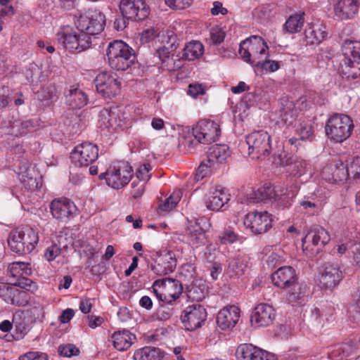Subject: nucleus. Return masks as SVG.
I'll return each instance as SVG.
<instances>
[{
	"label": "nucleus",
	"mask_w": 360,
	"mask_h": 360,
	"mask_svg": "<svg viewBox=\"0 0 360 360\" xmlns=\"http://www.w3.org/2000/svg\"><path fill=\"white\" fill-rule=\"evenodd\" d=\"M107 56L110 66L118 71L127 70L136 58L134 50L126 43L119 40L109 44Z\"/></svg>",
	"instance_id": "nucleus-1"
},
{
	"label": "nucleus",
	"mask_w": 360,
	"mask_h": 360,
	"mask_svg": "<svg viewBox=\"0 0 360 360\" xmlns=\"http://www.w3.org/2000/svg\"><path fill=\"white\" fill-rule=\"evenodd\" d=\"M353 129V121L349 116L337 113L328 120L325 131L329 139L342 143L351 136Z\"/></svg>",
	"instance_id": "nucleus-2"
},
{
	"label": "nucleus",
	"mask_w": 360,
	"mask_h": 360,
	"mask_svg": "<svg viewBox=\"0 0 360 360\" xmlns=\"http://www.w3.org/2000/svg\"><path fill=\"white\" fill-rule=\"evenodd\" d=\"M39 241L37 233L32 229H16L8 238L10 249L18 254L30 253Z\"/></svg>",
	"instance_id": "nucleus-3"
},
{
	"label": "nucleus",
	"mask_w": 360,
	"mask_h": 360,
	"mask_svg": "<svg viewBox=\"0 0 360 360\" xmlns=\"http://www.w3.org/2000/svg\"><path fill=\"white\" fill-rule=\"evenodd\" d=\"M132 176V167L124 161L114 162L105 172L99 176L101 179L105 180L109 186L117 190L128 184Z\"/></svg>",
	"instance_id": "nucleus-4"
},
{
	"label": "nucleus",
	"mask_w": 360,
	"mask_h": 360,
	"mask_svg": "<svg viewBox=\"0 0 360 360\" xmlns=\"http://www.w3.org/2000/svg\"><path fill=\"white\" fill-rule=\"evenodd\" d=\"M105 16L98 10L89 9L80 14L76 25L77 28L88 36L100 34L105 25Z\"/></svg>",
	"instance_id": "nucleus-5"
},
{
	"label": "nucleus",
	"mask_w": 360,
	"mask_h": 360,
	"mask_svg": "<svg viewBox=\"0 0 360 360\" xmlns=\"http://www.w3.org/2000/svg\"><path fill=\"white\" fill-rule=\"evenodd\" d=\"M57 40L70 52H82L89 48L91 44V37L81 32L77 34L70 27L61 29L57 33Z\"/></svg>",
	"instance_id": "nucleus-6"
},
{
	"label": "nucleus",
	"mask_w": 360,
	"mask_h": 360,
	"mask_svg": "<svg viewBox=\"0 0 360 360\" xmlns=\"http://www.w3.org/2000/svg\"><path fill=\"white\" fill-rule=\"evenodd\" d=\"M248 153L253 158L264 160L271 150V136L264 130L255 131L246 136Z\"/></svg>",
	"instance_id": "nucleus-7"
},
{
	"label": "nucleus",
	"mask_w": 360,
	"mask_h": 360,
	"mask_svg": "<svg viewBox=\"0 0 360 360\" xmlns=\"http://www.w3.org/2000/svg\"><path fill=\"white\" fill-rule=\"evenodd\" d=\"M98 158V146L89 141L76 146L70 154L72 163L76 167H87L92 165Z\"/></svg>",
	"instance_id": "nucleus-8"
},
{
	"label": "nucleus",
	"mask_w": 360,
	"mask_h": 360,
	"mask_svg": "<svg viewBox=\"0 0 360 360\" xmlns=\"http://www.w3.org/2000/svg\"><path fill=\"white\" fill-rule=\"evenodd\" d=\"M153 288L157 297L168 303L177 299L183 290L182 284L178 280L170 278L156 281Z\"/></svg>",
	"instance_id": "nucleus-9"
},
{
	"label": "nucleus",
	"mask_w": 360,
	"mask_h": 360,
	"mask_svg": "<svg viewBox=\"0 0 360 360\" xmlns=\"http://www.w3.org/2000/svg\"><path fill=\"white\" fill-rule=\"evenodd\" d=\"M192 134L200 143L210 144L218 140L221 129L214 121L202 120L192 129Z\"/></svg>",
	"instance_id": "nucleus-10"
},
{
	"label": "nucleus",
	"mask_w": 360,
	"mask_h": 360,
	"mask_svg": "<svg viewBox=\"0 0 360 360\" xmlns=\"http://www.w3.org/2000/svg\"><path fill=\"white\" fill-rule=\"evenodd\" d=\"M207 319L205 307L198 303L189 304L182 311L181 320L185 328L193 330L201 326Z\"/></svg>",
	"instance_id": "nucleus-11"
},
{
	"label": "nucleus",
	"mask_w": 360,
	"mask_h": 360,
	"mask_svg": "<svg viewBox=\"0 0 360 360\" xmlns=\"http://www.w3.org/2000/svg\"><path fill=\"white\" fill-rule=\"evenodd\" d=\"M243 224L254 234L267 232L272 226V216L267 212H252L245 215Z\"/></svg>",
	"instance_id": "nucleus-12"
},
{
	"label": "nucleus",
	"mask_w": 360,
	"mask_h": 360,
	"mask_svg": "<svg viewBox=\"0 0 360 360\" xmlns=\"http://www.w3.org/2000/svg\"><path fill=\"white\" fill-rule=\"evenodd\" d=\"M98 92L104 97L111 98L119 94L121 83L113 72H103L98 74L95 80Z\"/></svg>",
	"instance_id": "nucleus-13"
},
{
	"label": "nucleus",
	"mask_w": 360,
	"mask_h": 360,
	"mask_svg": "<svg viewBox=\"0 0 360 360\" xmlns=\"http://www.w3.org/2000/svg\"><path fill=\"white\" fill-rule=\"evenodd\" d=\"M120 10L127 20H143L149 14V7L144 0H121Z\"/></svg>",
	"instance_id": "nucleus-14"
},
{
	"label": "nucleus",
	"mask_w": 360,
	"mask_h": 360,
	"mask_svg": "<svg viewBox=\"0 0 360 360\" xmlns=\"http://www.w3.org/2000/svg\"><path fill=\"white\" fill-rule=\"evenodd\" d=\"M50 210L53 218L66 223L75 217L77 207L70 200L66 198H59L51 201Z\"/></svg>",
	"instance_id": "nucleus-15"
},
{
	"label": "nucleus",
	"mask_w": 360,
	"mask_h": 360,
	"mask_svg": "<svg viewBox=\"0 0 360 360\" xmlns=\"http://www.w3.org/2000/svg\"><path fill=\"white\" fill-rule=\"evenodd\" d=\"M253 39L260 44V48L257 54L254 53L253 65L267 72H275L279 69L278 62L268 60L269 47L262 37H254Z\"/></svg>",
	"instance_id": "nucleus-16"
},
{
	"label": "nucleus",
	"mask_w": 360,
	"mask_h": 360,
	"mask_svg": "<svg viewBox=\"0 0 360 360\" xmlns=\"http://www.w3.org/2000/svg\"><path fill=\"white\" fill-rule=\"evenodd\" d=\"M176 263V255L173 252L162 250L158 253L152 270L158 276L167 275L174 271Z\"/></svg>",
	"instance_id": "nucleus-17"
},
{
	"label": "nucleus",
	"mask_w": 360,
	"mask_h": 360,
	"mask_svg": "<svg viewBox=\"0 0 360 360\" xmlns=\"http://www.w3.org/2000/svg\"><path fill=\"white\" fill-rule=\"evenodd\" d=\"M236 356L238 360H277L274 354L267 352L251 344L238 347Z\"/></svg>",
	"instance_id": "nucleus-18"
},
{
	"label": "nucleus",
	"mask_w": 360,
	"mask_h": 360,
	"mask_svg": "<svg viewBox=\"0 0 360 360\" xmlns=\"http://www.w3.org/2000/svg\"><path fill=\"white\" fill-rule=\"evenodd\" d=\"M330 240L328 232L323 227L316 226L310 230L302 240L304 251H312L313 247L325 246Z\"/></svg>",
	"instance_id": "nucleus-19"
},
{
	"label": "nucleus",
	"mask_w": 360,
	"mask_h": 360,
	"mask_svg": "<svg viewBox=\"0 0 360 360\" xmlns=\"http://www.w3.org/2000/svg\"><path fill=\"white\" fill-rule=\"evenodd\" d=\"M344 275L336 264H326L323 266L319 282L322 288L332 289L343 278Z\"/></svg>",
	"instance_id": "nucleus-20"
},
{
	"label": "nucleus",
	"mask_w": 360,
	"mask_h": 360,
	"mask_svg": "<svg viewBox=\"0 0 360 360\" xmlns=\"http://www.w3.org/2000/svg\"><path fill=\"white\" fill-rule=\"evenodd\" d=\"M203 219L191 221L186 229L188 241L193 248H198L207 244V238L202 223Z\"/></svg>",
	"instance_id": "nucleus-21"
},
{
	"label": "nucleus",
	"mask_w": 360,
	"mask_h": 360,
	"mask_svg": "<svg viewBox=\"0 0 360 360\" xmlns=\"http://www.w3.org/2000/svg\"><path fill=\"white\" fill-rule=\"evenodd\" d=\"M240 319V309L235 305L221 309L217 317V323L221 330L233 328Z\"/></svg>",
	"instance_id": "nucleus-22"
},
{
	"label": "nucleus",
	"mask_w": 360,
	"mask_h": 360,
	"mask_svg": "<svg viewBox=\"0 0 360 360\" xmlns=\"http://www.w3.org/2000/svg\"><path fill=\"white\" fill-rule=\"evenodd\" d=\"M276 313L272 306L262 303L258 304L254 310L251 317V322L257 326H268L273 323Z\"/></svg>",
	"instance_id": "nucleus-23"
},
{
	"label": "nucleus",
	"mask_w": 360,
	"mask_h": 360,
	"mask_svg": "<svg viewBox=\"0 0 360 360\" xmlns=\"http://www.w3.org/2000/svg\"><path fill=\"white\" fill-rule=\"evenodd\" d=\"M359 0H338L334 6L335 15L339 20L353 18L358 13Z\"/></svg>",
	"instance_id": "nucleus-24"
},
{
	"label": "nucleus",
	"mask_w": 360,
	"mask_h": 360,
	"mask_svg": "<svg viewBox=\"0 0 360 360\" xmlns=\"http://www.w3.org/2000/svg\"><path fill=\"white\" fill-rule=\"evenodd\" d=\"M300 189V186L297 184H295L291 186L290 190H287L285 193H278V191H276L270 185H265L264 186L259 188L255 193L257 201H262L266 199H274L275 200H279V195H285L288 198H292L296 196Z\"/></svg>",
	"instance_id": "nucleus-25"
},
{
	"label": "nucleus",
	"mask_w": 360,
	"mask_h": 360,
	"mask_svg": "<svg viewBox=\"0 0 360 360\" xmlns=\"http://www.w3.org/2000/svg\"><path fill=\"white\" fill-rule=\"evenodd\" d=\"M273 283L281 288H290L296 283L297 276L295 269L290 266L280 267L271 275Z\"/></svg>",
	"instance_id": "nucleus-26"
},
{
	"label": "nucleus",
	"mask_w": 360,
	"mask_h": 360,
	"mask_svg": "<svg viewBox=\"0 0 360 360\" xmlns=\"http://www.w3.org/2000/svg\"><path fill=\"white\" fill-rule=\"evenodd\" d=\"M230 197L226 188L217 186L206 200V206L209 210L219 211L230 200Z\"/></svg>",
	"instance_id": "nucleus-27"
},
{
	"label": "nucleus",
	"mask_w": 360,
	"mask_h": 360,
	"mask_svg": "<svg viewBox=\"0 0 360 360\" xmlns=\"http://www.w3.org/2000/svg\"><path fill=\"white\" fill-rule=\"evenodd\" d=\"M120 111L117 108L106 109L100 111L98 122L101 127L117 129L122 126V120L120 118Z\"/></svg>",
	"instance_id": "nucleus-28"
},
{
	"label": "nucleus",
	"mask_w": 360,
	"mask_h": 360,
	"mask_svg": "<svg viewBox=\"0 0 360 360\" xmlns=\"http://www.w3.org/2000/svg\"><path fill=\"white\" fill-rule=\"evenodd\" d=\"M25 295V292L19 290L12 285L3 284L0 285V297L8 304L17 306L23 305L26 302L23 299Z\"/></svg>",
	"instance_id": "nucleus-29"
},
{
	"label": "nucleus",
	"mask_w": 360,
	"mask_h": 360,
	"mask_svg": "<svg viewBox=\"0 0 360 360\" xmlns=\"http://www.w3.org/2000/svg\"><path fill=\"white\" fill-rule=\"evenodd\" d=\"M305 46L319 45L327 36L326 27L322 25H312L305 29L304 32Z\"/></svg>",
	"instance_id": "nucleus-30"
},
{
	"label": "nucleus",
	"mask_w": 360,
	"mask_h": 360,
	"mask_svg": "<svg viewBox=\"0 0 360 360\" xmlns=\"http://www.w3.org/2000/svg\"><path fill=\"white\" fill-rule=\"evenodd\" d=\"M254 37H259L253 35L244 40L240 45L238 53L244 61L253 65L254 53L259 50L260 44L253 39Z\"/></svg>",
	"instance_id": "nucleus-31"
},
{
	"label": "nucleus",
	"mask_w": 360,
	"mask_h": 360,
	"mask_svg": "<svg viewBox=\"0 0 360 360\" xmlns=\"http://www.w3.org/2000/svg\"><path fill=\"white\" fill-rule=\"evenodd\" d=\"M31 274L32 270L29 263L15 262L9 264L8 267L7 276L11 285L17 282L20 278L29 276Z\"/></svg>",
	"instance_id": "nucleus-32"
},
{
	"label": "nucleus",
	"mask_w": 360,
	"mask_h": 360,
	"mask_svg": "<svg viewBox=\"0 0 360 360\" xmlns=\"http://www.w3.org/2000/svg\"><path fill=\"white\" fill-rule=\"evenodd\" d=\"M207 292L205 281L202 279H194L191 283L186 284L187 297L196 302L202 301Z\"/></svg>",
	"instance_id": "nucleus-33"
},
{
	"label": "nucleus",
	"mask_w": 360,
	"mask_h": 360,
	"mask_svg": "<svg viewBox=\"0 0 360 360\" xmlns=\"http://www.w3.org/2000/svg\"><path fill=\"white\" fill-rule=\"evenodd\" d=\"M115 348L119 351L129 349L136 340V336L127 330L115 332L112 337Z\"/></svg>",
	"instance_id": "nucleus-34"
},
{
	"label": "nucleus",
	"mask_w": 360,
	"mask_h": 360,
	"mask_svg": "<svg viewBox=\"0 0 360 360\" xmlns=\"http://www.w3.org/2000/svg\"><path fill=\"white\" fill-rule=\"evenodd\" d=\"M288 293V300L292 304H302L307 301L308 287L307 284L295 283L290 287Z\"/></svg>",
	"instance_id": "nucleus-35"
},
{
	"label": "nucleus",
	"mask_w": 360,
	"mask_h": 360,
	"mask_svg": "<svg viewBox=\"0 0 360 360\" xmlns=\"http://www.w3.org/2000/svg\"><path fill=\"white\" fill-rule=\"evenodd\" d=\"M229 147L226 145H214L210 148L207 155V162H221L230 156Z\"/></svg>",
	"instance_id": "nucleus-36"
},
{
	"label": "nucleus",
	"mask_w": 360,
	"mask_h": 360,
	"mask_svg": "<svg viewBox=\"0 0 360 360\" xmlns=\"http://www.w3.org/2000/svg\"><path fill=\"white\" fill-rule=\"evenodd\" d=\"M87 96L81 89H72L69 91L66 95V102L72 108H81L87 103Z\"/></svg>",
	"instance_id": "nucleus-37"
},
{
	"label": "nucleus",
	"mask_w": 360,
	"mask_h": 360,
	"mask_svg": "<svg viewBox=\"0 0 360 360\" xmlns=\"http://www.w3.org/2000/svg\"><path fill=\"white\" fill-rule=\"evenodd\" d=\"M345 60L353 63L360 62V41H345L342 46Z\"/></svg>",
	"instance_id": "nucleus-38"
},
{
	"label": "nucleus",
	"mask_w": 360,
	"mask_h": 360,
	"mask_svg": "<svg viewBox=\"0 0 360 360\" xmlns=\"http://www.w3.org/2000/svg\"><path fill=\"white\" fill-rule=\"evenodd\" d=\"M163 354L157 347H145L136 350L134 354V360H161Z\"/></svg>",
	"instance_id": "nucleus-39"
},
{
	"label": "nucleus",
	"mask_w": 360,
	"mask_h": 360,
	"mask_svg": "<svg viewBox=\"0 0 360 360\" xmlns=\"http://www.w3.org/2000/svg\"><path fill=\"white\" fill-rule=\"evenodd\" d=\"M314 127L311 122H302L296 130L297 137H292L289 139V143L292 145L295 144L297 146V142L299 140H309L311 141L314 136Z\"/></svg>",
	"instance_id": "nucleus-40"
},
{
	"label": "nucleus",
	"mask_w": 360,
	"mask_h": 360,
	"mask_svg": "<svg viewBox=\"0 0 360 360\" xmlns=\"http://www.w3.org/2000/svg\"><path fill=\"white\" fill-rule=\"evenodd\" d=\"M246 262L242 257L230 258L228 261L226 274L230 277L239 276L243 274L246 268Z\"/></svg>",
	"instance_id": "nucleus-41"
},
{
	"label": "nucleus",
	"mask_w": 360,
	"mask_h": 360,
	"mask_svg": "<svg viewBox=\"0 0 360 360\" xmlns=\"http://www.w3.org/2000/svg\"><path fill=\"white\" fill-rule=\"evenodd\" d=\"M203 52V45L198 41H192L186 44L183 57L188 60H194L202 56Z\"/></svg>",
	"instance_id": "nucleus-42"
},
{
	"label": "nucleus",
	"mask_w": 360,
	"mask_h": 360,
	"mask_svg": "<svg viewBox=\"0 0 360 360\" xmlns=\"http://www.w3.org/2000/svg\"><path fill=\"white\" fill-rule=\"evenodd\" d=\"M354 350V345L352 341L335 345L330 352L331 358H343L349 356Z\"/></svg>",
	"instance_id": "nucleus-43"
},
{
	"label": "nucleus",
	"mask_w": 360,
	"mask_h": 360,
	"mask_svg": "<svg viewBox=\"0 0 360 360\" xmlns=\"http://www.w3.org/2000/svg\"><path fill=\"white\" fill-rule=\"evenodd\" d=\"M304 13H298L291 15L284 24V30L293 34L299 32L304 25Z\"/></svg>",
	"instance_id": "nucleus-44"
},
{
	"label": "nucleus",
	"mask_w": 360,
	"mask_h": 360,
	"mask_svg": "<svg viewBox=\"0 0 360 360\" xmlns=\"http://www.w3.org/2000/svg\"><path fill=\"white\" fill-rule=\"evenodd\" d=\"M182 196V193L180 190L174 191L170 196L167 198L164 202L159 205L160 212H168L172 210L176 207Z\"/></svg>",
	"instance_id": "nucleus-45"
},
{
	"label": "nucleus",
	"mask_w": 360,
	"mask_h": 360,
	"mask_svg": "<svg viewBox=\"0 0 360 360\" xmlns=\"http://www.w3.org/2000/svg\"><path fill=\"white\" fill-rule=\"evenodd\" d=\"M342 72L348 79H356L360 76V62L353 63L345 60V66H342Z\"/></svg>",
	"instance_id": "nucleus-46"
},
{
	"label": "nucleus",
	"mask_w": 360,
	"mask_h": 360,
	"mask_svg": "<svg viewBox=\"0 0 360 360\" xmlns=\"http://www.w3.org/2000/svg\"><path fill=\"white\" fill-rule=\"evenodd\" d=\"M349 177V171L342 162H336L333 172V179L335 181H342Z\"/></svg>",
	"instance_id": "nucleus-47"
},
{
	"label": "nucleus",
	"mask_w": 360,
	"mask_h": 360,
	"mask_svg": "<svg viewBox=\"0 0 360 360\" xmlns=\"http://www.w3.org/2000/svg\"><path fill=\"white\" fill-rule=\"evenodd\" d=\"M308 163L306 160L296 158L290 165L292 174L294 176H300L305 174Z\"/></svg>",
	"instance_id": "nucleus-48"
},
{
	"label": "nucleus",
	"mask_w": 360,
	"mask_h": 360,
	"mask_svg": "<svg viewBox=\"0 0 360 360\" xmlns=\"http://www.w3.org/2000/svg\"><path fill=\"white\" fill-rule=\"evenodd\" d=\"M28 276H22L18 279L17 282L12 283V285L18 286L27 291L34 292L37 290L36 283L33 282Z\"/></svg>",
	"instance_id": "nucleus-49"
},
{
	"label": "nucleus",
	"mask_w": 360,
	"mask_h": 360,
	"mask_svg": "<svg viewBox=\"0 0 360 360\" xmlns=\"http://www.w3.org/2000/svg\"><path fill=\"white\" fill-rule=\"evenodd\" d=\"M180 276L183 277L185 281H192L195 279V267L191 263L183 264L180 269Z\"/></svg>",
	"instance_id": "nucleus-50"
},
{
	"label": "nucleus",
	"mask_w": 360,
	"mask_h": 360,
	"mask_svg": "<svg viewBox=\"0 0 360 360\" xmlns=\"http://www.w3.org/2000/svg\"><path fill=\"white\" fill-rule=\"evenodd\" d=\"M346 166L350 177L354 179H360V157L354 158Z\"/></svg>",
	"instance_id": "nucleus-51"
},
{
	"label": "nucleus",
	"mask_w": 360,
	"mask_h": 360,
	"mask_svg": "<svg viewBox=\"0 0 360 360\" xmlns=\"http://www.w3.org/2000/svg\"><path fill=\"white\" fill-rule=\"evenodd\" d=\"M281 117L282 122L290 126L292 124L293 122L295 120V114L292 110V105L290 103L285 108H284L281 112Z\"/></svg>",
	"instance_id": "nucleus-52"
},
{
	"label": "nucleus",
	"mask_w": 360,
	"mask_h": 360,
	"mask_svg": "<svg viewBox=\"0 0 360 360\" xmlns=\"http://www.w3.org/2000/svg\"><path fill=\"white\" fill-rule=\"evenodd\" d=\"M58 352L60 356L71 357L77 356L79 354V349L73 344H67L59 346Z\"/></svg>",
	"instance_id": "nucleus-53"
},
{
	"label": "nucleus",
	"mask_w": 360,
	"mask_h": 360,
	"mask_svg": "<svg viewBox=\"0 0 360 360\" xmlns=\"http://www.w3.org/2000/svg\"><path fill=\"white\" fill-rule=\"evenodd\" d=\"M151 170V166L148 163H144L141 165L136 173V178L139 179L138 181L144 182L148 181L150 178V171Z\"/></svg>",
	"instance_id": "nucleus-54"
},
{
	"label": "nucleus",
	"mask_w": 360,
	"mask_h": 360,
	"mask_svg": "<svg viewBox=\"0 0 360 360\" xmlns=\"http://www.w3.org/2000/svg\"><path fill=\"white\" fill-rule=\"evenodd\" d=\"M225 32L219 27H214L210 30V39L214 44H220L224 39Z\"/></svg>",
	"instance_id": "nucleus-55"
},
{
	"label": "nucleus",
	"mask_w": 360,
	"mask_h": 360,
	"mask_svg": "<svg viewBox=\"0 0 360 360\" xmlns=\"http://www.w3.org/2000/svg\"><path fill=\"white\" fill-rule=\"evenodd\" d=\"M37 94V98L41 101H53L56 97V90L51 86L43 89L41 91H38Z\"/></svg>",
	"instance_id": "nucleus-56"
},
{
	"label": "nucleus",
	"mask_w": 360,
	"mask_h": 360,
	"mask_svg": "<svg viewBox=\"0 0 360 360\" xmlns=\"http://www.w3.org/2000/svg\"><path fill=\"white\" fill-rule=\"evenodd\" d=\"M159 35L158 30L150 27L143 30L141 35V41L142 43H148L155 39Z\"/></svg>",
	"instance_id": "nucleus-57"
},
{
	"label": "nucleus",
	"mask_w": 360,
	"mask_h": 360,
	"mask_svg": "<svg viewBox=\"0 0 360 360\" xmlns=\"http://www.w3.org/2000/svg\"><path fill=\"white\" fill-rule=\"evenodd\" d=\"M193 0H165V3L174 9H185L191 6Z\"/></svg>",
	"instance_id": "nucleus-58"
},
{
	"label": "nucleus",
	"mask_w": 360,
	"mask_h": 360,
	"mask_svg": "<svg viewBox=\"0 0 360 360\" xmlns=\"http://www.w3.org/2000/svg\"><path fill=\"white\" fill-rule=\"evenodd\" d=\"M19 360H48V356L42 352H30L20 356Z\"/></svg>",
	"instance_id": "nucleus-59"
},
{
	"label": "nucleus",
	"mask_w": 360,
	"mask_h": 360,
	"mask_svg": "<svg viewBox=\"0 0 360 360\" xmlns=\"http://www.w3.org/2000/svg\"><path fill=\"white\" fill-rule=\"evenodd\" d=\"M205 94L204 86L199 83L191 84L188 86V94L193 98H196L199 95H203Z\"/></svg>",
	"instance_id": "nucleus-60"
},
{
	"label": "nucleus",
	"mask_w": 360,
	"mask_h": 360,
	"mask_svg": "<svg viewBox=\"0 0 360 360\" xmlns=\"http://www.w3.org/2000/svg\"><path fill=\"white\" fill-rule=\"evenodd\" d=\"M210 172V165H208V164L205 163V161H203L198 167L195 179L197 181H200L204 177H205L207 175H208Z\"/></svg>",
	"instance_id": "nucleus-61"
},
{
	"label": "nucleus",
	"mask_w": 360,
	"mask_h": 360,
	"mask_svg": "<svg viewBox=\"0 0 360 360\" xmlns=\"http://www.w3.org/2000/svg\"><path fill=\"white\" fill-rule=\"evenodd\" d=\"M131 195L133 198H138L142 195L145 188V183L134 180L131 183Z\"/></svg>",
	"instance_id": "nucleus-62"
},
{
	"label": "nucleus",
	"mask_w": 360,
	"mask_h": 360,
	"mask_svg": "<svg viewBox=\"0 0 360 360\" xmlns=\"http://www.w3.org/2000/svg\"><path fill=\"white\" fill-rule=\"evenodd\" d=\"M60 254V248L56 245H53L46 249L44 256L48 261H53Z\"/></svg>",
	"instance_id": "nucleus-63"
},
{
	"label": "nucleus",
	"mask_w": 360,
	"mask_h": 360,
	"mask_svg": "<svg viewBox=\"0 0 360 360\" xmlns=\"http://www.w3.org/2000/svg\"><path fill=\"white\" fill-rule=\"evenodd\" d=\"M300 207L305 210L309 213H314L316 210L319 207L320 205L316 204L314 202L307 201L305 200L302 199L300 201Z\"/></svg>",
	"instance_id": "nucleus-64"
}]
</instances>
